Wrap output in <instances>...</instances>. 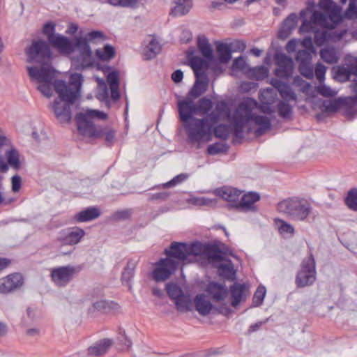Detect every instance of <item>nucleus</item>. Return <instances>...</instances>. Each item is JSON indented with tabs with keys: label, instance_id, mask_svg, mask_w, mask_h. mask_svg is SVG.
Instances as JSON below:
<instances>
[{
	"label": "nucleus",
	"instance_id": "nucleus-1",
	"mask_svg": "<svg viewBox=\"0 0 357 357\" xmlns=\"http://www.w3.org/2000/svg\"><path fill=\"white\" fill-rule=\"evenodd\" d=\"M27 61L36 63L26 67L28 75L32 82L38 84V90L45 97L50 98L54 89L59 99L54 100L53 110L56 117L61 122H68L71 119L70 105L79 96L83 82L81 74H72L69 83L56 79V71L50 63L51 50L46 42L39 40L33 41L26 49Z\"/></svg>",
	"mask_w": 357,
	"mask_h": 357
},
{
	"label": "nucleus",
	"instance_id": "nucleus-2",
	"mask_svg": "<svg viewBox=\"0 0 357 357\" xmlns=\"http://www.w3.org/2000/svg\"><path fill=\"white\" fill-rule=\"evenodd\" d=\"M258 109H260L259 103L251 98H247L238 104L231 116L229 114V121L236 137H243L245 129L248 132H250L252 130V123L258 127L254 131L257 137L270 130L271 126L270 119L263 115L256 114L255 111Z\"/></svg>",
	"mask_w": 357,
	"mask_h": 357
},
{
	"label": "nucleus",
	"instance_id": "nucleus-3",
	"mask_svg": "<svg viewBox=\"0 0 357 357\" xmlns=\"http://www.w3.org/2000/svg\"><path fill=\"white\" fill-rule=\"evenodd\" d=\"M225 116L229 119V109L227 104L221 101L216 105L215 109L208 117L202 119L194 118L184 124L188 138L192 143L200 144L210 141L212 126Z\"/></svg>",
	"mask_w": 357,
	"mask_h": 357
},
{
	"label": "nucleus",
	"instance_id": "nucleus-4",
	"mask_svg": "<svg viewBox=\"0 0 357 357\" xmlns=\"http://www.w3.org/2000/svg\"><path fill=\"white\" fill-rule=\"evenodd\" d=\"M319 7L326 13L314 11L310 21L305 20L303 22L300 27L301 32H309L313 30L312 23L324 29H333L342 20L341 8L332 0H320Z\"/></svg>",
	"mask_w": 357,
	"mask_h": 357
},
{
	"label": "nucleus",
	"instance_id": "nucleus-5",
	"mask_svg": "<svg viewBox=\"0 0 357 357\" xmlns=\"http://www.w3.org/2000/svg\"><path fill=\"white\" fill-rule=\"evenodd\" d=\"M277 209L294 221L307 222L312 213L311 204L305 199L290 197L278 204Z\"/></svg>",
	"mask_w": 357,
	"mask_h": 357
},
{
	"label": "nucleus",
	"instance_id": "nucleus-6",
	"mask_svg": "<svg viewBox=\"0 0 357 357\" xmlns=\"http://www.w3.org/2000/svg\"><path fill=\"white\" fill-rule=\"evenodd\" d=\"M206 248V245L198 242L192 244L174 242L169 250H165V253L167 256L174 257L183 263H191L195 261L197 257H204Z\"/></svg>",
	"mask_w": 357,
	"mask_h": 357
},
{
	"label": "nucleus",
	"instance_id": "nucleus-7",
	"mask_svg": "<svg viewBox=\"0 0 357 357\" xmlns=\"http://www.w3.org/2000/svg\"><path fill=\"white\" fill-rule=\"evenodd\" d=\"M71 65L77 70H82L96 66L89 44L82 37L75 39V50L71 56Z\"/></svg>",
	"mask_w": 357,
	"mask_h": 357
},
{
	"label": "nucleus",
	"instance_id": "nucleus-8",
	"mask_svg": "<svg viewBox=\"0 0 357 357\" xmlns=\"http://www.w3.org/2000/svg\"><path fill=\"white\" fill-rule=\"evenodd\" d=\"M316 275L315 260L312 254H310L302 261L300 270L296 276L295 283L299 288L311 286L316 280Z\"/></svg>",
	"mask_w": 357,
	"mask_h": 357
},
{
	"label": "nucleus",
	"instance_id": "nucleus-9",
	"mask_svg": "<svg viewBox=\"0 0 357 357\" xmlns=\"http://www.w3.org/2000/svg\"><path fill=\"white\" fill-rule=\"evenodd\" d=\"M105 119L107 114L102 112L94 109L86 110L78 115V130L84 135L99 137L100 133L90 121L91 119Z\"/></svg>",
	"mask_w": 357,
	"mask_h": 357
},
{
	"label": "nucleus",
	"instance_id": "nucleus-10",
	"mask_svg": "<svg viewBox=\"0 0 357 357\" xmlns=\"http://www.w3.org/2000/svg\"><path fill=\"white\" fill-rule=\"evenodd\" d=\"M82 270L81 266H63L51 270V279L57 287H66Z\"/></svg>",
	"mask_w": 357,
	"mask_h": 357
},
{
	"label": "nucleus",
	"instance_id": "nucleus-11",
	"mask_svg": "<svg viewBox=\"0 0 357 357\" xmlns=\"http://www.w3.org/2000/svg\"><path fill=\"white\" fill-rule=\"evenodd\" d=\"M162 259L155 265L152 272L153 279L156 282L167 280L175 272L178 266V261L174 257L167 256Z\"/></svg>",
	"mask_w": 357,
	"mask_h": 357
},
{
	"label": "nucleus",
	"instance_id": "nucleus-12",
	"mask_svg": "<svg viewBox=\"0 0 357 357\" xmlns=\"http://www.w3.org/2000/svg\"><path fill=\"white\" fill-rule=\"evenodd\" d=\"M24 283L20 273H12L0 279V293L7 294L20 289Z\"/></svg>",
	"mask_w": 357,
	"mask_h": 357
},
{
	"label": "nucleus",
	"instance_id": "nucleus-13",
	"mask_svg": "<svg viewBox=\"0 0 357 357\" xmlns=\"http://www.w3.org/2000/svg\"><path fill=\"white\" fill-rule=\"evenodd\" d=\"M275 64L277 68L275 70V75L277 77L288 78L291 76L294 70V61L291 58L284 54H277Z\"/></svg>",
	"mask_w": 357,
	"mask_h": 357
},
{
	"label": "nucleus",
	"instance_id": "nucleus-14",
	"mask_svg": "<svg viewBox=\"0 0 357 357\" xmlns=\"http://www.w3.org/2000/svg\"><path fill=\"white\" fill-rule=\"evenodd\" d=\"M178 108L180 119L184 124L190 122L192 116L197 112V105L190 98L179 101Z\"/></svg>",
	"mask_w": 357,
	"mask_h": 357
},
{
	"label": "nucleus",
	"instance_id": "nucleus-15",
	"mask_svg": "<svg viewBox=\"0 0 357 357\" xmlns=\"http://www.w3.org/2000/svg\"><path fill=\"white\" fill-rule=\"evenodd\" d=\"M50 43L65 55L72 54L75 50V43H73L69 38L60 34H57Z\"/></svg>",
	"mask_w": 357,
	"mask_h": 357
},
{
	"label": "nucleus",
	"instance_id": "nucleus-16",
	"mask_svg": "<svg viewBox=\"0 0 357 357\" xmlns=\"http://www.w3.org/2000/svg\"><path fill=\"white\" fill-rule=\"evenodd\" d=\"M270 83L279 92L283 100L297 101V96L290 86L276 78L271 79Z\"/></svg>",
	"mask_w": 357,
	"mask_h": 357
},
{
	"label": "nucleus",
	"instance_id": "nucleus-17",
	"mask_svg": "<svg viewBox=\"0 0 357 357\" xmlns=\"http://www.w3.org/2000/svg\"><path fill=\"white\" fill-rule=\"evenodd\" d=\"M260 199V196L256 192H248L241 196L240 202L236 205V209L240 211H255L256 206L255 204Z\"/></svg>",
	"mask_w": 357,
	"mask_h": 357
},
{
	"label": "nucleus",
	"instance_id": "nucleus-18",
	"mask_svg": "<svg viewBox=\"0 0 357 357\" xmlns=\"http://www.w3.org/2000/svg\"><path fill=\"white\" fill-rule=\"evenodd\" d=\"M84 235V229L75 227L61 234L59 240L63 245H74L77 244Z\"/></svg>",
	"mask_w": 357,
	"mask_h": 357
},
{
	"label": "nucleus",
	"instance_id": "nucleus-19",
	"mask_svg": "<svg viewBox=\"0 0 357 357\" xmlns=\"http://www.w3.org/2000/svg\"><path fill=\"white\" fill-rule=\"evenodd\" d=\"M218 195L231 204V206L236 208V205L240 202L241 192L236 188L224 187L216 190Z\"/></svg>",
	"mask_w": 357,
	"mask_h": 357
},
{
	"label": "nucleus",
	"instance_id": "nucleus-20",
	"mask_svg": "<svg viewBox=\"0 0 357 357\" xmlns=\"http://www.w3.org/2000/svg\"><path fill=\"white\" fill-rule=\"evenodd\" d=\"M277 94L273 89H262L260 91L259 99L263 105L259 106L260 109L264 113H271L270 105L274 103Z\"/></svg>",
	"mask_w": 357,
	"mask_h": 357
},
{
	"label": "nucleus",
	"instance_id": "nucleus-21",
	"mask_svg": "<svg viewBox=\"0 0 357 357\" xmlns=\"http://www.w3.org/2000/svg\"><path fill=\"white\" fill-rule=\"evenodd\" d=\"M147 44L143 50V54L146 59L155 58L161 51L160 43L153 37L149 36L145 41Z\"/></svg>",
	"mask_w": 357,
	"mask_h": 357
},
{
	"label": "nucleus",
	"instance_id": "nucleus-22",
	"mask_svg": "<svg viewBox=\"0 0 357 357\" xmlns=\"http://www.w3.org/2000/svg\"><path fill=\"white\" fill-rule=\"evenodd\" d=\"M208 293L211 295L214 301H223L227 295V289L225 284L217 282H211L206 289Z\"/></svg>",
	"mask_w": 357,
	"mask_h": 357
},
{
	"label": "nucleus",
	"instance_id": "nucleus-23",
	"mask_svg": "<svg viewBox=\"0 0 357 357\" xmlns=\"http://www.w3.org/2000/svg\"><path fill=\"white\" fill-rule=\"evenodd\" d=\"M107 82L109 85L112 100H118L120 98L119 73L116 70L110 72L107 76Z\"/></svg>",
	"mask_w": 357,
	"mask_h": 357
},
{
	"label": "nucleus",
	"instance_id": "nucleus-24",
	"mask_svg": "<svg viewBox=\"0 0 357 357\" xmlns=\"http://www.w3.org/2000/svg\"><path fill=\"white\" fill-rule=\"evenodd\" d=\"M194 303L196 310L202 316L208 315L212 310V304L204 294L197 295L194 299Z\"/></svg>",
	"mask_w": 357,
	"mask_h": 357
},
{
	"label": "nucleus",
	"instance_id": "nucleus-25",
	"mask_svg": "<svg viewBox=\"0 0 357 357\" xmlns=\"http://www.w3.org/2000/svg\"><path fill=\"white\" fill-rule=\"evenodd\" d=\"M112 344V342L109 339L100 340L88 349V354L91 356H102L108 351Z\"/></svg>",
	"mask_w": 357,
	"mask_h": 357
},
{
	"label": "nucleus",
	"instance_id": "nucleus-26",
	"mask_svg": "<svg viewBox=\"0 0 357 357\" xmlns=\"http://www.w3.org/2000/svg\"><path fill=\"white\" fill-rule=\"evenodd\" d=\"M190 65L192 68L195 77L206 76V70L208 68L207 62L202 58L194 56L189 60Z\"/></svg>",
	"mask_w": 357,
	"mask_h": 357
},
{
	"label": "nucleus",
	"instance_id": "nucleus-27",
	"mask_svg": "<svg viewBox=\"0 0 357 357\" xmlns=\"http://www.w3.org/2000/svg\"><path fill=\"white\" fill-rule=\"evenodd\" d=\"M245 291V286L239 283H235L230 287V292L232 298L231 305L233 307L237 306L241 301H244Z\"/></svg>",
	"mask_w": 357,
	"mask_h": 357
},
{
	"label": "nucleus",
	"instance_id": "nucleus-28",
	"mask_svg": "<svg viewBox=\"0 0 357 357\" xmlns=\"http://www.w3.org/2000/svg\"><path fill=\"white\" fill-rule=\"evenodd\" d=\"M94 310L101 313H110L118 312L120 309L119 305L112 301L100 300L93 304Z\"/></svg>",
	"mask_w": 357,
	"mask_h": 357
},
{
	"label": "nucleus",
	"instance_id": "nucleus-29",
	"mask_svg": "<svg viewBox=\"0 0 357 357\" xmlns=\"http://www.w3.org/2000/svg\"><path fill=\"white\" fill-rule=\"evenodd\" d=\"M175 6L171 10V15L182 16L187 14L192 6V0H173Z\"/></svg>",
	"mask_w": 357,
	"mask_h": 357
},
{
	"label": "nucleus",
	"instance_id": "nucleus-30",
	"mask_svg": "<svg viewBox=\"0 0 357 357\" xmlns=\"http://www.w3.org/2000/svg\"><path fill=\"white\" fill-rule=\"evenodd\" d=\"M208 85V79L207 75L196 77V81L190 91V95L194 98H198L206 91Z\"/></svg>",
	"mask_w": 357,
	"mask_h": 357
},
{
	"label": "nucleus",
	"instance_id": "nucleus-31",
	"mask_svg": "<svg viewBox=\"0 0 357 357\" xmlns=\"http://www.w3.org/2000/svg\"><path fill=\"white\" fill-rule=\"evenodd\" d=\"M100 215V210L96 207H89L75 215V219L78 222H84L93 220Z\"/></svg>",
	"mask_w": 357,
	"mask_h": 357
},
{
	"label": "nucleus",
	"instance_id": "nucleus-32",
	"mask_svg": "<svg viewBox=\"0 0 357 357\" xmlns=\"http://www.w3.org/2000/svg\"><path fill=\"white\" fill-rule=\"evenodd\" d=\"M298 22V17L295 13L290 14L284 21L282 26L279 31V37L286 38L291 31L296 27Z\"/></svg>",
	"mask_w": 357,
	"mask_h": 357
},
{
	"label": "nucleus",
	"instance_id": "nucleus-33",
	"mask_svg": "<svg viewBox=\"0 0 357 357\" xmlns=\"http://www.w3.org/2000/svg\"><path fill=\"white\" fill-rule=\"evenodd\" d=\"M274 224L278 233L284 238L292 236L295 234L294 226L284 220L275 218Z\"/></svg>",
	"mask_w": 357,
	"mask_h": 357
},
{
	"label": "nucleus",
	"instance_id": "nucleus-34",
	"mask_svg": "<svg viewBox=\"0 0 357 357\" xmlns=\"http://www.w3.org/2000/svg\"><path fill=\"white\" fill-rule=\"evenodd\" d=\"M20 156L19 151L15 148H11L6 151L5 157L8 162L6 163L8 166H10L15 170H18L21 167Z\"/></svg>",
	"mask_w": 357,
	"mask_h": 357
},
{
	"label": "nucleus",
	"instance_id": "nucleus-35",
	"mask_svg": "<svg viewBox=\"0 0 357 357\" xmlns=\"http://www.w3.org/2000/svg\"><path fill=\"white\" fill-rule=\"evenodd\" d=\"M197 45L200 53L208 61H212L213 59V50L208 39L205 36H199Z\"/></svg>",
	"mask_w": 357,
	"mask_h": 357
},
{
	"label": "nucleus",
	"instance_id": "nucleus-36",
	"mask_svg": "<svg viewBox=\"0 0 357 357\" xmlns=\"http://www.w3.org/2000/svg\"><path fill=\"white\" fill-rule=\"evenodd\" d=\"M204 257L211 262L222 261L225 260L224 253L215 245H206Z\"/></svg>",
	"mask_w": 357,
	"mask_h": 357
},
{
	"label": "nucleus",
	"instance_id": "nucleus-37",
	"mask_svg": "<svg viewBox=\"0 0 357 357\" xmlns=\"http://www.w3.org/2000/svg\"><path fill=\"white\" fill-rule=\"evenodd\" d=\"M322 60L329 64L336 63L339 60V53L334 47H327L320 52Z\"/></svg>",
	"mask_w": 357,
	"mask_h": 357
},
{
	"label": "nucleus",
	"instance_id": "nucleus-38",
	"mask_svg": "<svg viewBox=\"0 0 357 357\" xmlns=\"http://www.w3.org/2000/svg\"><path fill=\"white\" fill-rule=\"evenodd\" d=\"M218 60L220 63H227L231 57V47L227 43H219L216 46Z\"/></svg>",
	"mask_w": 357,
	"mask_h": 357
},
{
	"label": "nucleus",
	"instance_id": "nucleus-39",
	"mask_svg": "<svg viewBox=\"0 0 357 357\" xmlns=\"http://www.w3.org/2000/svg\"><path fill=\"white\" fill-rule=\"evenodd\" d=\"M218 271L219 275L224 278L231 280L235 278L236 271L234 269V266L231 261L221 264L218 268Z\"/></svg>",
	"mask_w": 357,
	"mask_h": 357
},
{
	"label": "nucleus",
	"instance_id": "nucleus-40",
	"mask_svg": "<svg viewBox=\"0 0 357 357\" xmlns=\"http://www.w3.org/2000/svg\"><path fill=\"white\" fill-rule=\"evenodd\" d=\"M175 305L179 312L192 311L193 303L189 296L183 294L175 302Z\"/></svg>",
	"mask_w": 357,
	"mask_h": 357
},
{
	"label": "nucleus",
	"instance_id": "nucleus-41",
	"mask_svg": "<svg viewBox=\"0 0 357 357\" xmlns=\"http://www.w3.org/2000/svg\"><path fill=\"white\" fill-rule=\"evenodd\" d=\"M188 203L197 206L212 207L216 205L217 200L215 199H209L205 197L192 196L188 199Z\"/></svg>",
	"mask_w": 357,
	"mask_h": 357
},
{
	"label": "nucleus",
	"instance_id": "nucleus-42",
	"mask_svg": "<svg viewBox=\"0 0 357 357\" xmlns=\"http://www.w3.org/2000/svg\"><path fill=\"white\" fill-rule=\"evenodd\" d=\"M116 54L114 48L110 45H106L103 48L96 50V55L102 61H109L114 57Z\"/></svg>",
	"mask_w": 357,
	"mask_h": 357
},
{
	"label": "nucleus",
	"instance_id": "nucleus-43",
	"mask_svg": "<svg viewBox=\"0 0 357 357\" xmlns=\"http://www.w3.org/2000/svg\"><path fill=\"white\" fill-rule=\"evenodd\" d=\"M317 26L321 27L319 25L314 24V23H312L313 30H312L311 31H309L308 33L314 32V43L317 45L321 46L328 40V33L327 30H323V31L318 30L317 29Z\"/></svg>",
	"mask_w": 357,
	"mask_h": 357
},
{
	"label": "nucleus",
	"instance_id": "nucleus-44",
	"mask_svg": "<svg viewBox=\"0 0 357 357\" xmlns=\"http://www.w3.org/2000/svg\"><path fill=\"white\" fill-rule=\"evenodd\" d=\"M289 101H279L277 109L280 116L283 119H290L292 114V106L289 103Z\"/></svg>",
	"mask_w": 357,
	"mask_h": 357
},
{
	"label": "nucleus",
	"instance_id": "nucleus-45",
	"mask_svg": "<svg viewBox=\"0 0 357 357\" xmlns=\"http://www.w3.org/2000/svg\"><path fill=\"white\" fill-rule=\"evenodd\" d=\"M166 289L168 296L174 302L183 294L182 289L177 284L174 283L167 284Z\"/></svg>",
	"mask_w": 357,
	"mask_h": 357
},
{
	"label": "nucleus",
	"instance_id": "nucleus-46",
	"mask_svg": "<svg viewBox=\"0 0 357 357\" xmlns=\"http://www.w3.org/2000/svg\"><path fill=\"white\" fill-rule=\"evenodd\" d=\"M346 205L351 210L357 211V189L350 190L345 198Z\"/></svg>",
	"mask_w": 357,
	"mask_h": 357
},
{
	"label": "nucleus",
	"instance_id": "nucleus-47",
	"mask_svg": "<svg viewBox=\"0 0 357 357\" xmlns=\"http://www.w3.org/2000/svg\"><path fill=\"white\" fill-rule=\"evenodd\" d=\"M197 112L205 114L208 113L212 108L213 104L209 98L204 97L198 101Z\"/></svg>",
	"mask_w": 357,
	"mask_h": 357
},
{
	"label": "nucleus",
	"instance_id": "nucleus-48",
	"mask_svg": "<svg viewBox=\"0 0 357 357\" xmlns=\"http://www.w3.org/2000/svg\"><path fill=\"white\" fill-rule=\"evenodd\" d=\"M82 39L89 44V42L95 43L99 40H104L105 37L104 33L100 31H92L86 33L85 37L82 38Z\"/></svg>",
	"mask_w": 357,
	"mask_h": 357
},
{
	"label": "nucleus",
	"instance_id": "nucleus-49",
	"mask_svg": "<svg viewBox=\"0 0 357 357\" xmlns=\"http://www.w3.org/2000/svg\"><path fill=\"white\" fill-rule=\"evenodd\" d=\"M314 53V51L307 50H299L296 54V59L299 61L300 63H310L312 54Z\"/></svg>",
	"mask_w": 357,
	"mask_h": 357
},
{
	"label": "nucleus",
	"instance_id": "nucleus-50",
	"mask_svg": "<svg viewBox=\"0 0 357 357\" xmlns=\"http://www.w3.org/2000/svg\"><path fill=\"white\" fill-rule=\"evenodd\" d=\"M214 135L216 137L227 139L229 136V128L227 125L220 124L216 126L214 130Z\"/></svg>",
	"mask_w": 357,
	"mask_h": 357
},
{
	"label": "nucleus",
	"instance_id": "nucleus-51",
	"mask_svg": "<svg viewBox=\"0 0 357 357\" xmlns=\"http://www.w3.org/2000/svg\"><path fill=\"white\" fill-rule=\"evenodd\" d=\"M343 17L348 20L357 18V1L349 2V7L344 12Z\"/></svg>",
	"mask_w": 357,
	"mask_h": 357
},
{
	"label": "nucleus",
	"instance_id": "nucleus-52",
	"mask_svg": "<svg viewBox=\"0 0 357 357\" xmlns=\"http://www.w3.org/2000/svg\"><path fill=\"white\" fill-rule=\"evenodd\" d=\"M55 24L53 22H47L44 24L43 33L46 36L49 43L57 36L55 33Z\"/></svg>",
	"mask_w": 357,
	"mask_h": 357
},
{
	"label": "nucleus",
	"instance_id": "nucleus-53",
	"mask_svg": "<svg viewBox=\"0 0 357 357\" xmlns=\"http://www.w3.org/2000/svg\"><path fill=\"white\" fill-rule=\"evenodd\" d=\"M265 295H266V288L263 286L258 287V288L257 289V291H255V293L254 294L253 298H252V302H253L254 305L255 306L260 305L264 301Z\"/></svg>",
	"mask_w": 357,
	"mask_h": 357
},
{
	"label": "nucleus",
	"instance_id": "nucleus-54",
	"mask_svg": "<svg viewBox=\"0 0 357 357\" xmlns=\"http://www.w3.org/2000/svg\"><path fill=\"white\" fill-rule=\"evenodd\" d=\"M294 82L301 86V91L307 96H312L314 91L313 87L307 82L303 81L299 77H295Z\"/></svg>",
	"mask_w": 357,
	"mask_h": 357
},
{
	"label": "nucleus",
	"instance_id": "nucleus-55",
	"mask_svg": "<svg viewBox=\"0 0 357 357\" xmlns=\"http://www.w3.org/2000/svg\"><path fill=\"white\" fill-rule=\"evenodd\" d=\"M340 106V102L339 100H326L324 101L322 107L325 112H336Z\"/></svg>",
	"mask_w": 357,
	"mask_h": 357
},
{
	"label": "nucleus",
	"instance_id": "nucleus-56",
	"mask_svg": "<svg viewBox=\"0 0 357 357\" xmlns=\"http://www.w3.org/2000/svg\"><path fill=\"white\" fill-rule=\"evenodd\" d=\"M248 67L245 59L241 56L236 58L232 63L233 70L247 71Z\"/></svg>",
	"mask_w": 357,
	"mask_h": 357
},
{
	"label": "nucleus",
	"instance_id": "nucleus-57",
	"mask_svg": "<svg viewBox=\"0 0 357 357\" xmlns=\"http://www.w3.org/2000/svg\"><path fill=\"white\" fill-rule=\"evenodd\" d=\"M299 71L305 77L312 79L314 76L313 68L310 63H300Z\"/></svg>",
	"mask_w": 357,
	"mask_h": 357
},
{
	"label": "nucleus",
	"instance_id": "nucleus-58",
	"mask_svg": "<svg viewBox=\"0 0 357 357\" xmlns=\"http://www.w3.org/2000/svg\"><path fill=\"white\" fill-rule=\"evenodd\" d=\"M317 92L324 97H333L337 94V91L331 89L329 86L320 84L317 86Z\"/></svg>",
	"mask_w": 357,
	"mask_h": 357
},
{
	"label": "nucleus",
	"instance_id": "nucleus-59",
	"mask_svg": "<svg viewBox=\"0 0 357 357\" xmlns=\"http://www.w3.org/2000/svg\"><path fill=\"white\" fill-rule=\"evenodd\" d=\"M252 74L256 79H262L267 77L268 70L264 66H259L252 69Z\"/></svg>",
	"mask_w": 357,
	"mask_h": 357
},
{
	"label": "nucleus",
	"instance_id": "nucleus-60",
	"mask_svg": "<svg viewBox=\"0 0 357 357\" xmlns=\"http://www.w3.org/2000/svg\"><path fill=\"white\" fill-rule=\"evenodd\" d=\"M231 47V52H242L246 47V44L244 41L241 40H236L234 42L228 44Z\"/></svg>",
	"mask_w": 357,
	"mask_h": 357
},
{
	"label": "nucleus",
	"instance_id": "nucleus-61",
	"mask_svg": "<svg viewBox=\"0 0 357 357\" xmlns=\"http://www.w3.org/2000/svg\"><path fill=\"white\" fill-rule=\"evenodd\" d=\"M326 72V68L323 64L318 63L316 65L314 73L320 83L324 81Z\"/></svg>",
	"mask_w": 357,
	"mask_h": 357
},
{
	"label": "nucleus",
	"instance_id": "nucleus-62",
	"mask_svg": "<svg viewBox=\"0 0 357 357\" xmlns=\"http://www.w3.org/2000/svg\"><path fill=\"white\" fill-rule=\"evenodd\" d=\"M108 3L114 6L128 7L136 3V0H108Z\"/></svg>",
	"mask_w": 357,
	"mask_h": 357
},
{
	"label": "nucleus",
	"instance_id": "nucleus-63",
	"mask_svg": "<svg viewBox=\"0 0 357 357\" xmlns=\"http://www.w3.org/2000/svg\"><path fill=\"white\" fill-rule=\"evenodd\" d=\"M187 176L185 174H179L176 176H175L173 179H172L170 181L165 183L163 184V187L167 188L172 186H174L175 185L180 183L183 182L185 179H186Z\"/></svg>",
	"mask_w": 357,
	"mask_h": 357
},
{
	"label": "nucleus",
	"instance_id": "nucleus-64",
	"mask_svg": "<svg viewBox=\"0 0 357 357\" xmlns=\"http://www.w3.org/2000/svg\"><path fill=\"white\" fill-rule=\"evenodd\" d=\"M337 76L340 78L343 79L345 81L349 80L351 76L349 67L339 68L337 71Z\"/></svg>",
	"mask_w": 357,
	"mask_h": 357
}]
</instances>
